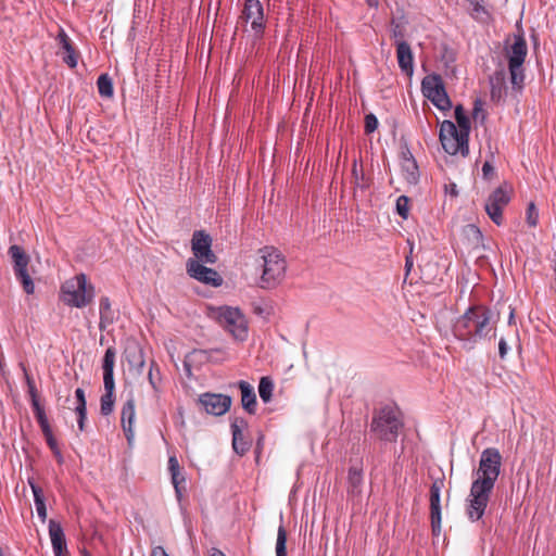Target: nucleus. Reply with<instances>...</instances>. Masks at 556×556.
<instances>
[{
    "label": "nucleus",
    "instance_id": "nucleus-4",
    "mask_svg": "<svg viewBox=\"0 0 556 556\" xmlns=\"http://www.w3.org/2000/svg\"><path fill=\"white\" fill-rule=\"evenodd\" d=\"M94 295V287L88 282L85 274H78L61 286L60 300L71 307H86L93 301Z\"/></svg>",
    "mask_w": 556,
    "mask_h": 556
},
{
    "label": "nucleus",
    "instance_id": "nucleus-17",
    "mask_svg": "<svg viewBox=\"0 0 556 556\" xmlns=\"http://www.w3.org/2000/svg\"><path fill=\"white\" fill-rule=\"evenodd\" d=\"M136 418L135 401L134 399L127 400L121 412V425L125 437L130 444L135 438L134 424Z\"/></svg>",
    "mask_w": 556,
    "mask_h": 556
},
{
    "label": "nucleus",
    "instance_id": "nucleus-6",
    "mask_svg": "<svg viewBox=\"0 0 556 556\" xmlns=\"http://www.w3.org/2000/svg\"><path fill=\"white\" fill-rule=\"evenodd\" d=\"M469 134L457 129V126L451 121L442 122L440 126V141L444 151L451 155L460 154L467 156Z\"/></svg>",
    "mask_w": 556,
    "mask_h": 556
},
{
    "label": "nucleus",
    "instance_id": "nucleus-1",
    "mask_svg": "<svg viewBox=\"0 0 556 556\" xmlns=\"http://www.w3.org/2000/svg\"><path fill=\"white\" fill-rule=\"evenodd\" d=\"M502 455L495 447L482 451L467 502V516L471 521L480 520L488 507L495 482L501 473Z\"/></svg>",
    "mask_w": 556,
    "mask_h": 556
},
{
    "label": "nucleus",
    "instance_id": "nucleus-7",
    "mask_svg": "<svg viewBox=\"0 0 556 556\" xmlns=\"http://www.w3.org/2000/svg\"><path fill=\"white\" fill-rule=\"evenodd\" d=\"M527 52V42L523 36H515L514 43L507 52V58L510 81L516 88H521L525 80V71L522 65L525 63Z\"/></svg>",
    "mask_w": 556,
    "mask_h": 556
},
{
    "label": "nucleus",
    "instance_id": "nucleus-35",
    "mask_svg": "<svg viewBox=\"0 0 556 556\" xmlns=\"http://www.w3.org/2000/svg\"><path fill=\"white\" fill-rule=\"evenodd\" d=\"M455 119H456L457 126H458L457 129L469 134L470 121L462 105H457L455 108Z\"/></svg>",
    "mask_w": 556,
    "mask_h": 556
},
{
    "label": "nucleus",
    "instance_id": "nucleus-40",
    "mask_svg": "<svg viewBox=\"0 0 556 556\" xmlns=\"http://www.w3.org/2000/svg\"><path fill=\"white\" fill-rule=\"evenodd\" d=\"M392 26V36L397 40H403L405 36V26L402 22H396L395 20H392L391 22Z\"/></svg>",
    "mask_w": 556,
    "mask_h": 556
},
{
    "label": "nucleus",
    "instance_id": "nucleus-24",
    "mask_svg": "<svg viewBox=\"0 0 556 556\" xmlns=\"http://www.w3.org/2000/svg\"><path fill=\"white\" fill-rule=\"evenodd\" d=\"M352 178L354 185V195H356L357 191L363 192L370 187V178L365 175L363 165L356 160H354L352 165Z\"/></svg>",
    "mask_w": 556,
    "mask_h": 556
},
{
    "label": "nucleus",
    "instance_id": "nucleus-30",
    "mask_svg": "<svg viewBox=\"0 0 556 556\" xmlns=\"http://www.w3.org/2000/svg\"><path fill=\"white\" fill-rule=\"evenodd\" d=\"M274 391V382L269 377H262L258 384V394L264 403L271 400Z\"/></svg>",
    "mask_w": 556,
    "mask_h": 556
},
{
    "label": "nucleus",
    "instance_id": "nucleus-41",
    "mask_svg": "<svg viewBox=\"0 0 556 556\" xmlns=\"http://www.w3.org/2000/svg\"><path fill=\"white\" fill-rule=\"evenodd\" d=\"M464 232L468 237H472V239L476 241V243H479L482 240V233H481L480 229L472 224L467 225L464 228Z\"/></svg>",
    "mask_w": 556,
    "mask_h": 556
},
{
    "label": "nucleus",
    "instance_id": "nucleus-59",
    "mask_svg": "<svg viewBox=\"0 0 556 556\" xmlns=\"http://www.w3.org/2000/svg\"><path fill=\"white\" fill-rule=\"evenodd\" d=\"M514 320V309L510 311L508 323L511 324Z\"/></svg>",
    "mask_w": 556,
    "mask_h": 556
},
{
    "label": "nucleus",
    "instance_id": "nucleus-13",
    "mask_svg": "<svg viewBox=\"0 0 556 556\" xmlns=\"http://www.w3.org/2000/svg\"><path fill=\"white\" fill-rule=\"evenodd\" d=\"M186 267L188 275L200 282L213 287H219L223 283V279L215 269L206 267L204 263L200 261L189 258Z\"/></svg>",
    "mask_w": 556,
    "mask_h": 556
},
{
    "label": "nucleus",
    "instance_id": "nucleus-48",
    "mask_svg": "<svg viewBox=\"0 0 556 556\" xmlns=\"http://www.w3.org/2000/svg\"><path fill=\"white\" fill-rule=\"evenodd\" d=\"M36 510L38 517L41 519L42 522L47 519V508L45 500L35 502Z\"/></svg>",
    "mask_w": 556,
    "mask_h": 556
},
{
    "label": "nucleus",
    "instance_id": "nucleus-10",
    "mask_svg": "<svg viewBox=\"0 0 556 556\" xmlns=\"http://www.w3.org/2000/svg\"><path fill=\"white\" fill-rule=\"evenodd\" d=\"M219 323L237 340L243 341L248 337V325L243 314L238 308L222 307Z\"/></svg>",
    "mask_w": 556,
    "mask_h": 556
},
{
    "label": "nucleus",
    "instance_id": "nucleus-3",
    "mask_svg": "<svg viewBox=\"0 0 556 556\" xmlns=\"http://www.w3.org/2000/svg\"><path fill=\"white\" fill-rule=\"evenodd\" d=\"M261 276L258 287L274 289L279 286L287 271V261L282 253L274 247H264L258 250Z\"/></svg>",
    "mask_w": 556,
    "mask_h": 556
},
{
    "label": "nucleus",
    "instance_id": "nucleus-23",
    "mask_svg": "<svg viewBox=\"0 0 556 556\" xmlns=\"http://www.w3.org/2000/svg\"><path fill=\"white\" fill-rule=\"evenodd\" d=\"M56 40H58L59 46L65 51V55L63 56L64 63L68 67L75 68L78 63V58H77V54L75 52V49L72 45L70 37L67 36V34L65 33V30L63 28H60L58 36H56Z\"/></svg>",
    "mask_w": 556,
    "mask_h": 556
},
{
    "label": "nucleus",
    "instance_id": "nucleus-32",
    "mask_svg": "<svg viewBox=\"0 0 556 556\" xmlns=\"http://www.w3.org/2000/svg\"><path fill=\"white\" fill-rule=\"evenodd\" d=\"M115 403V395L113 392H104L100 399V413L103 416H109L113 413Z\"/></svg>",
    "mask_w": 556,
    "mask_h": 556
},
{
    "label": "nucleus",
    "instance_id": "nucleus-14",
    "mask_svg": "<svg viewBox=\"0 0 556 556\" xmlns=\"http://www.w3.org/2000/svg\"><path fill=\"white\" fill-rule=\"evenodd\" d=\"M444 485L443 479H437L430 488V518L431 527L434 535L441 532V490Z\"/></svg>",
    "mask_w": 556,
    "mask_h": 556
},
{
    "label": "nucleus",
    "instance_id": "nucleus-19",
    "mask_svg": "<svg viewBox=\"0 0 556 556\" xmlns=\"http://www.w3.org/2000/svg\"><path fill=\"white\" fill-rule=\"evenodd\" d=\"M114 364H115V350L113 348H108L104 353L103 363H102L104 392H113L114 393V390H115Z\"/></svg>",
    "mask_w": 556,
    "mask_h": 556
},
{
    "label": "nucleus",
    "instance_id": "nucleus-2",
    "mask_svg": "<svg viewBox=\"0 0 556 556\" xmlns=\"http://www.w3.org/2000/svg\"><path fill=\"white\" fill-rule=\"evenodd\" d=\"M494 329L492 312L484 305L470 306L453 325L454 336L470 344L485 339Z\"/></svg>",
    "mask_w": 556,
    "mask_h": 556
},
{
    "label": "nucleus",
    "instance_id": "nucleus-8",
    "mask_svg": "<svg viewBox=\"0 0 556 556\" xmlns=\"http://www.w3.org/2000/svg\"><path fill=\"white\" fill-rule=\"evenodd\" d=\"M421 91L439 110L447 111L451 109L452 102L440 75H427L421 81Z\"/></svg>",
    "mask_w": 556,
    "mask_h": 556
},
{
    "label": "nucleus",
    "instance_id": "nucleus-44",
    "mask_svg": "<svg viewBox=\"0 0 556 556\" xmlns=\"http://www.w3.org/2000/svg\"><path fill=\"white\" fill-rule=\"evenodd\" d=\"M472 117L475 121H478L479 118L483 121L485 117L483 103L480 99H477L473 103Z\"/></svg>",
    "mask_w": 556,
    "mask_h": 556
},
{
    "label": "nucleus",
    "instance_id": "nucleus-36",
    "mask_svg": "<svg viewBox=\"0 0 556 556\" xmlns=\"http://www.w3.org/2000/svg\"><path fill=\"white\" fill-rule=\"evenodd\" d=\"M348 480H349L350 486L352 488V491L359 492V488L363 483L362 470L356 467H351L349 469Z\"/></svg>",
    "mask_w": 556,
    "mask_h": 556
},
{
    "label": "nucleus",
    "instance_id": "nucleus-38",
    "mask_svg": "<svg viewBox=\"0 0 556 556\" xmlns=\"http://www.w3.org/2000/svg\"><path fill=\"white\" fill-rule=\"evenodd\" d=\"M47 441L48 446L53 452L54 456L58 458V462L61 464L63 462L62 453L59 448L58 442L55 438L53 437L52 432H49L48 434H43Z\"/></svg>",
    "mask_w": 556,
    "mask_h": 556
},
{
    "label": "nucleus",
    "instance_id": "nucleus-47",
    "mask_svg": "<svg viewBox=\"0 0 556 556\" xmlns=\"http://www.w3.org/2000/svg\"><path fill=\"white\" fill-rule=\"evenodd\" d=\"M77 415V424L79 431H85V422L87 419V409H75Z\"/></svg>",
    "mask_w": 556,
    "mask_h": 556
},
{
    "label": "nucleus",
    "instance_id": "nucleus-43",
    "mask_svg": "<svg viewBox=\"0 0 556 556\" xmlns=\"http://www.w3.org/2000/svg\"><path fill=\"white\" fill-rule=\"evenodd\" d=\"M378 127V119L377 117L370 113L365 116V131L367 134L374 132Z\"/></svg>",
    "mask_w": 556,
    "mask_h": 556
},
{
    "label": "nucleus",
    "instance_id": "nucleus-60",
    "mask_svg": "<svg viewBox=\"0 0 556 556\" xmlns=\"http://www.w3.org/2000/svg\"><path fill=\"white\" fill-rule=\"evenodd\" d=\"M452 193L455 194V195L457 194L456 186L455 185H453V187H452Z\"/></svg>",
    "mask_w": 556,
    "mask_h": 556
},
{
    "label": "nucleus",
    "instance_id": "nucleus-53",
    "mask_svg": "<svg viewBox=\"0 0 556 556\" xmlns=\"http://www.w3.org/2000/svg\"><path fill=\"white\" fill-rule=\"evenodd\" d=\"M23 370H24L25 378H26V381H27V384H28V388H29V393H30V395L35 394L36 393L35 383H34L33 379L29 377V375L27 374V370H26L25 367H23Z\"/></svg>",
    "mask_w": 556,
    "mask_h": 556
},
{
    "label": "nucleus",
    "instance_id": "nucleus-15",
    "mask_svg": "<svg viewBox=\"0 0 556 556\" xmlns=\"http://www.w3.org/2000/svg\"><path fill=\"white\" fill-rule=\"evenodd\" d=\"M199 401L205 412L214 416L224 415L231 405V397L224 394L204 393Z\"/></svg>",
    "mask_w": 556,
    "mask_h": 556
},
{
    "label": "nucleus",
    "instance_id": "nucleus-51",
    "mask_svg": "<svg viewBox=\"0 0 556 556\" xmlns=\"http://www.w3.org/2000/svg\"><path fill=\"white\" fill-rule=\"evenodd\" d=\"M168 470L170 475L180 471L179 463L175 456H170L168 459Z\"/></svg>",
    "mask_w": 556,
    "mask_h": 556
},
{
    "label": "nucleus",
    "instance_id": "nucleus-42",
    "mask_svg": "<svg viewBox=\"0 0 556 556\" xmlns=\"http://www.w3.org/2000/svg\"><path fill=\"white\" fill-rule=\"evenodd\" d=\"M35 417H36L43 434H48L49 432H52L45 412H38V414L35 415Z\"/></svg>",
    "mask_w": 556,
    "mask_h": 556
},
{
    "label": "nucleus",
    "instance_id": "nucleus-16",
    "mask_svg": "<svg viewBox=\"0 0 556 556\" xmlns=\"http://www.w3.org/2000/svg\"><path fill=\"white\" fill-rule=\"evenodd\" d=\"M241 17L251 23L255 34H262L264 29V11L260 0H245Z\"/></svg>",
    "mask_w": 556,
    "mask_h": 556
},
{
    "label": "nucleus",
    "instance_id": "nucleus-33",
    "mask_svg": "<svg viewBox=\"0 0 556 556\" xmlns=\"http://www.w3.org/2000/svg\"><path fill=\"white\" fill-rule=\"evenodd\" d=\"M129 365L136 369L138 374L143 371L146 361L143 356V352L141 349H136L132 352H129Z\"/></svg>",
    "mask_w": 556,
    "mask_h": 556
},
{
    "label": "nucleus",
    "instance_id": "nucleus-21",
    "mask_svg": "<svg viewBox=\"0 0 556 556\" xmlns=\"http://www.w3.org/2000/svg\"><path fill=\"white\" fill-rule=\"evenodd\" d=\"M395 46L399 67L405 74L412 75L414 72V55L409 45L404 40H397Z\"/></svg>",
    "mask_w": 556,
    "mask_h": 556
},
{
    "label": "nucleus",
    "instance_id": "nucleus-5",
    "mask_svg": "<svg viewBox=\"0 0 556 556\" xmlns=\"http://www.w3.org/2000/svg\"><path fill=\"white\" fill-rule=\"evenodd\" d=\"M403 422L400 419V412L393 407L387 406L380 409L374 418L371 430L378 438L386 442H394L399 435Z\"/></svg>",
    "mask_w": 556,
    "mask_h": 556
},
{
    "label": "nucleus",
    "instance_id": "nucleus-45",
    "mask_svg": "<svg viewBox=\"0 0 556 556\" xmlns=\"http://www.w3.org/2000/svg\"><path fill=\"white\" fill-rule=\"evenodd\" d=\"M75 396L77 401L75 409H87L85 391L81 388H77L75 390Z\"/></svg>",
    "mask_w": 556,
    "mask_h": 556
},
{
    "label": "nucleus",
    "instance_id": "nucleus-55",
    "mask_svg": "<svg viewBox=\"0 0 556 556\" xmlns=\"http://www.w3.org/2000/svg\"><path fill=\"white\" fill-rule=\"evenodd\" d=\"M151 556H168L162 546H156L152 549Z\"/></svg>",
    "mask_w": 556,
    "mask_h": 556
},
{
    "label": "nucleus",
    "instance_id": "nucleus-37",
    "mask_svg": "<svg viewBox=\"0 0 556 556\" xmlns=\"http://www.w3.org/2000/svg\"><path fill=\"white\" fill-rule=\"evenodd\" d=\"M409 211V199L406 195H400L396 200V212L397 214L406 219Z\"/></svg>",
    "mask_w": 556,
    "mask_h": 556
},
{
    "label": "nucleus",
    "instance_id": "nucleus-49",
    "mask_svg": "<svg viewBox=\"0 0 556 556\" xmlns=\"http://www.w3.org/2000/svg\"><path fill=\"white\" fill-rule=\"evenodd\" d=\"M29 485H30V489L33 491L34 502L45 500L43 492H42V489L40 486H38L33 481H29Z\"/></svg>",
    "mask_w": 556,
    "mask_h": 556
},
{
    "label": "nucleus",
    "instance_id": "nucleus-25",
    "mask_svg": "<svg viewBox=\"0 0 556 556\" xmlns=\"http://www.w3.org/2000/svg\"><path fill=\"white\" fill-rule=\"evenodd\" d=\"M238 386L241 391L242 407L248 413L253 414L255 412L256 406V395L254 392V388L244 380L239 381Z\"/></svg>",
    "mask_w": 556,
    "mask_h": 556
},
{
    "label": "nucleus",
    "instance_id": "nucleus-34",
    "mask_svg": "<svg viewBox=\"0 0 556 556\" xmlns=\"http://www.w3.org/2000/svg\"><path fill=\"white\" fill-rule=\"evenodd\" d=\"M287 531L282 525L278 527L276 541V556H287Z\"/></svg>",
    "mask_w": 556,
    "mask_h": 556
},
{
    "label": "nucleus",
    "instance_id": "nucleus-56",
    "mask_svg": "<svg viewBox=\"0 0 556 556\" xmlns=\"http://www.w3.org/2000/svg\"><path fill=\"white\" fill-rule=\"evenodd\" d=\"M207 556H226L222 551L217 549V548H212L210 552H208V555Z\"/></svg>",
    "mask_w": 556,
    "mask_h": 556
},
{
    "label": "nucleus",
    "instance_id": "nucleus-61",
    "mask_svg": "<svg viewBox=\"0 0 556 556\" xmlns=\"http://www.w3.org/2000/svg\"><path fill=\"white\" fill-rule=\"evenodd\" d=\"M86 556H90V555H86Z\"/></svg>",
    "mask_w": 556,
    "mask_h": 556
},
{
    "label": "nucleus",
    "instance_id": "nucleus-50",
    "mask_svg": "<svg viewBox=\"0 0 556 556\" xmlns=\"http://www.w3.org/2000/svg\"><path fill=\"white\" fill-rule=\"evenodd\" d=\"M509 351V346L504 338L500 339L498 342V355L502 359H504Z\"/></svg>",
    "mask_w": 556,
    "mask_h": 556
},
{
    "label": "nucleus",
    "instance_id": "nucleus-29",
    "mask_svg": "<svg viewBox=\"0 0 556 556\" xmlns=\"http://www.w3.org/2000/svg\"><path fill=\"white\" fill-rule=\"evenodd\" d=\"M148 380H149V383H150L151 388L153 389V391L155 393H160L162 377H161L160 368L154 361H152L150 363V367H149V371H148Z\"/></svg>",
    "mask_w": 556,
    "mask_h": 556
},
{
    "label": "nucleus",
    "instance_id": "nucleus-11",
    "mask_svg": "<svg viewBox=\"0 0 556 556\" xmlns=\"http://www.w3.org/2000/svg\"><path fill=\"white\" fill-rule=\"evenodd\" d=\"M191 250L194 255L193 261H200L204 264H215L217 261L215 253L212 251V238L203 230L193 232Z\"/></svg>",
    "mask_w": 556,
    "mask_h": 556
},
{
    "label": "nucleus",
    "instance_id": "nucleus-46",
    "mask_svg": "<svg viewBox=\"0 0 556 556\" xmlns=\"http://www.w3.org/2000/svg\"><path fill=\"white\" fill-rule=\"evenodd\" d=\"M172 476V482L175 488V491L178 496H180V488L179 485L185 482V477L181 475L180 471H176L170 475Z\"/></svg>",
    "mask_w": 556,
    "mask_h": 556
},
{
    "label": "nucleus",
    "instance_id": "nucleus-28",
    "mask_svg": "<svg viewBox=\"0 0 556 556\" xmlns=\"http://www.w3.org/2000/svg\"><path fill=\"white\" fill-rule=\"evenodd\" d=\"M100 311V328H104L106 324H111L113 321V312L111 309V302L109 298H101L99 304Z\"/></svg>",
    "mask_w": 556,
    "mask_h": 556
},
{
    "label": "nucleus",
    "instance_id": "nucleus-57",
    "mask_svg": "<svg viewBox=\"0 0 556 556\" xmlns=\"http://www.w3.org/2000/svg\"><path fill=\"white\" fill-rule=\"evenodd\" d=\"M405 267H406L407 271H409L410 268L413 267V257L412 256H406Z\"/></svg>",
    "mask_w": 556,
    "mask_h": 556
},
{
    "label": "nucleus",
    "instance_id": "nucleus-22",
    "mask_svg": "<svg viewBox=\"0 0 556 556\" xmlns=\"http://www.w3.org/2000/svg\"><path fill=\"white\" fill-rule=\"evenodd\" d=\"M49 535L54 555L62 556L66 552L65 535L61 525L53 519L49 521Z\"/></svg>",
    "mask_w": 556,
    "mask_h": 556
},
{
    "label": "nucleus",
    "instance_id": "nucleus-39",
    "mask_svg": "<svg viewBox=\"0 0 556 556\" xmlns=\"http://www.w3.org/2000/svg\"><path fill=\"white\" fill-rule=\"evenodd\" d=\"M526 220L529 226L535 227L539 222V211L535 207L534 203H529L526 212Z\"/></svg>",
    "mask_w": 556,
    "mask_h": 556
},
{
    "label": "nucleus",
    "instance_id": "nucleus-20",
    "mask_svg": "<svg viewBox=\"0 0 556 556\" xmlns=\"http://www.w3.org/2000/svg\"><path fill=\"white\" fill-rule=\"evenodd\" d=\"M401 169L403 177L409 185H416L419 179V169L416 160L409 150L402 151Z\"/></svg>",
    "mask_w": 556,
    "mask_h": 556
},
{
    "label": "nucleus",
    "instance_id": "nucleus-31",
    "mask_svg": "<svg viewBox=\"0 0 556 556\" xmlns=\"http://www.w3.org/2000/svg\"><path fill=\"white\" fill-rule=\"evenodd\" d=\"M97 86L100 96L105 98L113 96V83L108 74H102L98 77Z\"/></svg>",
    "mask_w": 556,
    "mask_h": 556
},
{
    "label": "nucleus",
    "instance_id": "nucleus-54",
    "mask_svg": "<svg viewBox=\"0 0 556 556\" xmlns=\"http://www.w3.org/2000/svg\"><path fill=\"white\" fill-rule=\"evenodd\" d=\"M31 397H33V408H34L35 415H37L38 412H45V409L40 406V404L37 400L36 393L31 394Z\"/></svg>",
    "mask_w": 556,
    "mask_h": 556
},
{
    "label": "nucleus",
    "instance_id": "nucleus-18",
    "mask_svg": "<svg viewBox=\"0 0 556 556\" xmlns=\"http://www.w3.org/2000/svg\"><path fill=\"white\" fill-rule=\"evenodd\" d=\"M245 427L247 421L243 418H236L231 422L232 448L239 455H244L250 448V443L243 438Z\"/></svg>",
    "mask_w": 556,
    "mask_h": 556
},
{
    "label": "nucleus",
    "instance_id": "nucleus-58",
    "mask_svg": "<svg viewBox=\"0 0 556 556\" xmlns=\"http://www.w3.org/2000/svg\"><path fill=\"white\" fill-rule=\"evenodd\" d=\"M366 3L369 8L378 9L379 0H366Z\"/></svg>",
    "mask_w": 556,
    "mask_h": 556
},
{
    "label": "nucleus",
    "instance_id": "nucleus-27",
    "mask_svg": "<svg viewBox=\"0 0 556 556\" xmlns=\"http://www.w3.org/2000/svg\"><path fill=\"white\" fill-rule=\"evenodd\" d=\"M505 75L504 72L498 71L490 77L491 97L493 100L501 99L504 89Z\"/></svg>",
    "mask_w": 556,
    "mask_h": 556
},
{
    "label": "nucleus",
    "instance_id": "nucleus-52",
    "mask_svg": "<svg viewBox=\"0 0 556 556\" xmlns=\"http://www.w3.org/2000/svg\"><path fill=\"white\" fill-rule=\"evenodd\" d=\"M482 174L485 178H490L494 174V167L490 162H484L482 165Z\"/></svg>",
    "mask_w": 556,
    "mask_h": 556
},
{
    "label": "nucleus",
    "instance_id": "nucleus-9",
    "mask_svg": "<svg viewBox=\"0 0 556 556\" xmlns=\"http://www.w3.org/2000/svg\"><path fill=\"white\" fill-rule=\"evenodd\" d=\"M9 255L13 262V270L16 279L21 282L23 290L27 294L35 292V283L28 273L29 256L20 245L13 244L9 248Z\"/></svg>",
    "mask_w": 556,
    "mask_h": 556
},
{
    "label": "nucleus",
    "instance_id": "nucleus-26",
    "mask_svg": "<svg viewBox=\"0 0 556 556\" xmlns=\"http://www.w3.org/2000/svg\"><path fill=\"white\" fill-rule=\"evenodd\" d=\"M468 12L477 22L488 23L491 20V14L482 1L468 0Z\"/></svg>",
    "mask_w": 556,
    "mask_h": 556
},
{
    "label": "nucleus",
    "instance_id": "nucleus-12",
    "mask_svg": "<svg viewBox=\"0 0 556 556\" xmlns=\"http://www.w3.org/2000/svg\"><path fill=\"white\" fill-rule=\"evenodd\" d=\"M509 201L510 195L508 191L503 187H498L489 195L485 202V212L497 226L503 223V210Z\"/></svg>",
    "mask_w": 556,
    "mask_h": 556
}]
</instances>
